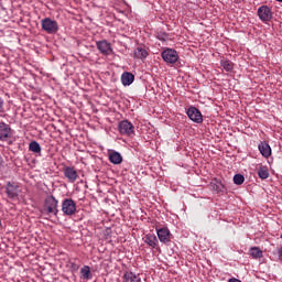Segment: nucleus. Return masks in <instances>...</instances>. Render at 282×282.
Masks as SVG:
<instances>
[{
	"mask_svg": "<svg viewBox=\"0 0 282 282\" xmlns=\"http://www.w3.org/2000/svg\"><path fill=\"white\" fill-rule=\"evenodd\" d=\"M42 213L43 215H54V217L58 215V200L54 195L45 197Z\"/></svg>",
	"mask_w": 282,
	"mask_h": 282,
	"instance_id": "1",
	"label": "nucleus"
},
{
	"mask_svg": "<svg viewBox=\"0 0 282 282\" xmlns=\"http://www.w3.org/2000/svg\"><path fill=\"white\" fill-rule=\"evenodd\" d=\"M42 30L46 32V34H56L58 33V22L56 20H52L51 18H44L41 20Z\"/></svg>",
	"mask_w": 282,
	"mask_h": 282,
	"instance_id": "2",
	"label": "nucleus"
},
{
	"mask_svg": "<svg viewBox=\"0 0 282 282\" xmlns=\"http://www.w3.org/2000/svg\"><path fill=\"white\" fill-rule=\"evenodd\" d=\"M62 213L67 217H72V215H76V202L72 198H65L62 202Z\"/></svg>",
	"mask_w": 282,
	"mask_h": 282,
	"instance_id": "3",
	"label": "nucleus"
},
{
	"mask_svg": "<svg viewBox=\"0 0 282 282\" xmlns=\"http://www.w3.org/2000/svg\"><path fill=\"white\" fill-rule=\"evenodd\" d=\"M118 131L121 135L131 137L135 133V127H133V123L129 122V120H122L118 124Z\"/></svg>",
	"mask_w": 282,
	"mask_h": 282,
	"instance_id": "4",
	"label": "nucleus"
},
{
	"mask_svg": "<svg viewBox=\"0 0 282 282\" xmlns=\"http://www.w3.org/2000/svg\"><path fill=\"white\" fill-rule=\"evenodd\" d=\"M161 56L163 61L170 65H175V62L180 59V55L177 54V51L173 48H165Z\"/></svg>",
	"mask_w": 282,
	"mask_h": 282,
	"instance_id": "5",
	"label": "nucleus"
},
{
	"mask_svg": "<svg viewBox=\"0 0 282 282\" xmlns=\"http://www.w3.org/2000/svg\"><path fill=\"white\" fill-rule=\"evenodd\" d=\"M187 117L192 122H196V124H202L204 122V116H202V111L197 109L195 106L189 107L186 110Z\"/></svg>",
	"mask_w": 282,
	"mask_h": 282,
	"instance_id": "6",
	"label": "nucleus"
},
{
	"mask_svg": "<svg viewBox=\"0 0 282 282\" xmlns=\"http://www.w3.org/2000/svg\"><path fill=\"white\" fill-rule=\"evenodd\" d=\"M156 235L161 243H165V246H169L173 239V235L171 234V230H169V227L156 228Z\"/></svg>",
	"mask_w": 282,
	"mask_h": 282,
	"instance_id": "7",
	"label": "nucleus"
},
{
	"mask_svg": "<svg viewBox=\"0 0 282 282\" xmlns=\"http://www.w3.org/2000/svg\"><path fill=\"white\" fill-rule=\"evenodd\" d=\"M97 50L100 52V54H104V56H109L113 53V48H111V43H109L107 40L98 41L96 42Z\"/></svg>",
	"mask_w": 282,
	"mask_h": 282,
	"instance_id": "8",
	"label": "nucleus"
},
{
	"mask_svg": "<svg viewBox=\"0 0 282 282\" xmlns=\"http://www.w3.org/2000/svg\"><path fill=\"white\" fill-rule=\"evenodd\" d=\"M143 241L147 243V246H149V248H151V250H158L160 246V241L158 240V236H155V234H147L143 237Z\"/></svg>",
	"mask_w": 282,
	"mask_h": 282,
	"instance_id": "9",
	"label": "nucleus"
},
{
	"mask_svg": "<svg viewBox=\"0 0 282 282\" xmlns=\"http://www.w3.org/2000/svg\"><path fill=\"white\" fill-rule=\"evenodd\" d=\"M258 17L261 21L267 22L272 20V9L268 6H261L258 9Z\"/></svg>",
	"mask_w": 282,
	"mask_h": 282,
	"instance_id": "10",
	"label": "nucleus"
},
{
	"mask_svg": "<svg viewBox=\"0 0 282 282\" xmlns=\"http://www.w3.org/2000/svg\"><path fill=\"white\" fill-rule=\"evenodd\" d=\"M9 138H12V128L6 122H0V140L6 142Z\"/></svg>",
	"mask_w": 282,
	"mask_h": 282,
	"instance_id": "11",
	"label": "nucleus"
},
{
	"mask_svg": "<svg viewBox=\"0 0 282 282\" xmlns=\"http://www.w3.org/2000/svg\"><path fill=\"white\" fill-rule=\"evenodd\" d=\"M6 193L9 199H17V197H19V186L9 182L6 187Z\"/></svg>",
	"mask_w": 282,
	"mask_h": 282,
	"instance_id": "12",
	"label": "nucleus"
},
{
	"mask_svg": "<svg viewBox=\"0 0 282 282\" xmlns=\"http://www.w3.org/2000/svg\"><path fill=\"white\" fill-rule=\"evenodd\" d=\"M64 177H67L68 182H70V184H74V182L78 180V172H76L74 167L67 166L64 169Z\"/></svg>",
	"mask_w": 282,
	"mask_h": 282,
	"instance_id": "13",
	"label": "nucleus"
},
{
	"mask_svg": "<svg viewBox=\"0 0 282 282\" xmlns=\"http://www.w3.org/2000/svg\"><path fill=\"white\" fill-rule=\"evenodd\" d=\"M258 149L263 158H270L272 155V148L265 141L260 142Z\"/></svg>",
	"mask_w": 282,
	"mask_h": 282,
	"instance_id": "14",
	"label": "nucleus"
},
{
	"mask_svg": "<svg viewBox=\"0 0 282 282\" xmlns=\"http://www.w3.org/2000/svg\"><path fill=\"white\" fill-rule=\"evenodd\" d=\"M135 80V75L133 73L124 72L121 75V83L124 87H129V85H132Z\"/></svg>",
	"mask_w": 282,
	"mask_h": 282,
	"instance_id": "15",
	"label": "nucleus"
},
{
	"mask_svg": "<svg viewBox=\"0 0 282 282\" xmlns=\"http://www.w3.org/2000/svg\"><path fill=\"white\" fill-rule=\"evenodd\" d=\"M149 56V51H147V47L143 45L137 46L134 50V58H139L140 61H144Z\"/></svg>",
	"mask_w": 282,
	"mask_h": 282,
	"instance_id": "16",
	"label": "nucleus"
},
{
	"mask_svg": "<svg viewBox=\"0 0 282 282\" xmlns=\"http://www.w3.org/2000/svg\"><path fill=\"white\" fill-rule=\"evenodd\" d=\"M123 282H142L140 275L133 273L132 271H127L122 276Z\"/></svg>",
	"mask_w": 282,
	"mask_h": 282,
	"instance_id": "17",
	"label": "nucleus"
},
{
	"mask_svg": "<svg viewBox=\"0 0 282 282\" xmlns=\"http://www.w3.org/2000/svg\"><path fill=\"white\" fill-rule=\"evenodd\" d=\"M109 162H111V164H122V154H120V152L117 151L110 152Z\"/></svg>",
	"mask_w": 282,
	"mask_h": 282,
	"instance_id": "18",
	"label": "nucleus"
},
{
	"mask_svg": "<svg viewBox=\"0 0 282 282\" xmlns=\"http://www.w3.org/2000/svg\"><path fill=\"white\" fill-rule=\"evenodd\" d=\"M249 253L252 259H263V250H261L259 247H251L249 249Z\"/></svg>",
	"mask_w": 282,
	"mask_h": 282,
	"instance_id": "19",
	"label": "nucleus"
},
{
	"mask_svg": "<svg viewBox=\"0 0 282 282\" xmlns=\"http://www.w3.org/2000/svg\"><path fill=\"white\" fill-rule=\"evenodd\" d=\"M29 151H31V153H36V155H41V144L37 141H31L29 143Z\"/></svg>",
	"mask_w": 282,
	"mask_h": 282,
	"instance_id": "20",
	"label": "nucleus"
},
{
	"mask_svg": "<svg viewBox=\"0 0 282 282\" xmlns=\"http://www.w3.org/2000/svg\"><path fill=\"white\" fill-rule=\"evenodd\" d=\"M80 274H82V279H85L86 281H89L93 279L91 268H89V265H84L80 269Z\"/></svg>",
	"mask_w": 282,
	"mask_h": 282,
	"instance_id": "21",
	"label": "nucleus"
},
{
	"mask_svg": "<svg viewBox=\"0 0 282 282\" xmlns=\"http://www.w3.org/2000/svg\"><path fill=\"white\" fill-rule=\"evenodd\" d=\"M220 65L225 72H232V69H235V64L229 59H221Z\"/></svg>",
	"mask_w": 282,
	"mask_h": 282,
	"instance_id": "22",
	"label": "nucleus"
},
{
	"mask_svg": "<svg viewBox=\"0 0 282 282\" xmlns=\"http://www.w3.org/2000/svg\"><path fill=\"white\" fill-rule=\"evenodd\" d=\"M258 176L260 177V180H268V177H270V172H268V167H260L258 170Z\"/></svg>",
	"mask_w": 282,
	"mask_h": 282,
	"instance_id": "23",
	"label": "nucleus"
},
{
	"mask_svg": "<svg viewBox=\"0 0 282 282\" xmlns=\"http://www.w3.org/2000/svg\"><path fill=\"white\" fill-rule=\"evenodd\" d=\"M243 182H246V177L243 176V174H236L234 176V184H236L237 186H241Z\"/></svg>",
	"mask_w": 282,
	"mask_h": 282,
	"instance_id": "24",
	"label": "nucleus"
},
{
	"mask_svg": "<svg viewBox=\"0 0 282 282\" xmlns=\"http://www.w3.org/2000/svg\"><path fill=\"white\" fill-rule=\"evenodd\" d=\"M214 191H216V193H225L226 191V186L223 185L221 182H218L216 185H214Z\"/></svg>",
	"mask_w": 282,
	"mask_h": 282,
	"instance_id": "25",
	"label": "nucleus"
},
{
	"mask_svg": "<svg viewBox=\"0 0 282 282\" xmlns=\"http://www.w3.org/2000/svg\"><path fill=\"white\" fill-rule=\"evenodd\" d=\"M275 257H278V261L282 263V247H276L275 251L273 252Z\"/></svg>",
	"mask_w": 282,
	"mask_h": 282,
	"instance_id": "26",
	"label": "nucleus"
},
{
	"mask_svg": "<svg viewBox=\"0 0 282 282\" xmlns=\"http://www.w3.org/2000/svg\"><path fill=\"white\" fill-rule=\"evenodd\" d=\"M159 41H166L169 39V34L166 33H158Z\"/></svg>",
	"mask_w": 282,
	"mask_h": 282,
	"instance_id": "27",
	"label": "nucleus"
},
{
	"mask_svg": "<svg viewBox=\"0 0 282 282\" xmlns=\"http://www.w3.org/2000/svg\"><path fill=\"white\" fill-rule=\"evenodd\" d=\"M3 99L0 97V113H3Z\"/></svg>",
	"mask_w": 282,
	"mask_h": 282,
	"instance_id": "28",
	"label": "nucleus"
},
{
	"mask_svg": "<svg viewBox=\"0 0 282 282\" xmlns=\"http://www.w3.org/2000/svg\"><path fill=\"white\" fill-rule=\"evenodd\" d=\"M276 1H279L280 3H282V0H276Z\"/></svg>",
	"mask_w": 282,
	"mask_h": 282,
	"instance_id": "29",
	"label": "nucleus"
},
{
	"mask_svg": "<svg viewBox=\"0 0 282 282\" xmlns=\"http://www.w3.org/2000/svg\"><path fill=\"white\" fill-rule=\"evenodd\" d=\"M1 162H2V161H1V156H0V166H1Z\"/></svg>",
	"mask_w": 282,
	"mask_h": 282,
	"instance_id": "30",
	"label": "nucleus"
},
{
	"mask_svg": "<svg viewBox=\"0 0 282 282\" xmlns=\"http://www.w3.org/2000/svg\"><path fill=\"white\" fill-rule=\"evenodd\" d=\"M0 227H1V220H0Z\"/></svg>",
	"mask_w": 282,
	"mask_h": 282,
	"instance_id": "31",
	"label": "nucleus"
}]
</instances>
